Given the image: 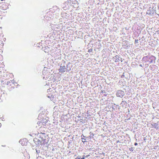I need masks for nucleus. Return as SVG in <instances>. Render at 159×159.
Listing matches in <instances>:
<instances>
[{
	"instance_id": "39448f33",
	"label": "nucleus",
	"mask_w": 159,
	"mask_h": 159,
	"mask_svg": "<svg viewBox=\"0 0 159 159\" xmlns=\"http://www.w3.org/2000/svg\"><path fill=\"white\" fill-rule=\"evenodd\" d=\"M74 115H70V125H74L77 123L76 117H78V114H74Z\"/></svg>"
},
{
	"instance_id": "49530a36",
	"label": "nucleus",
	"mask_w": 159,
	"mask_h": 159,
	"mask_svg": "<svg viewBox=\"0 0 159 159\" xmlns=\"http://www.w3.org/2000/svg\"><path fill=\"white\" fill-rule=\"evenodd\" d=\"M1 1H3L4 0H1Z\"/></svg>"
},
{
	"instance_id": "79ce46f5",
	"label": "nucleus",
	"mask_w": 159,
	"mask_h": 159,
	"mask_svg": "<svg viewBox=\"0 0 159 159\" xmlns=\"http://www.w3.org/2000/svg\"><path fill=\"white\" fill-rule=\"evenodd\" d=\"M89 156V155L86 156V157H88V156Z\"/></svg>"
},
{
	"instance_id": "09e8293b",
	"label": "nucleus",
	"mask_w": 159,
	"mask_h": 159,
	"mask_svg": "<svg viewBox=\"0 0 159 159\" xmlns=\"http://www.w3.org/2000/svg\"><path fill=\"white\" fill-rule=\"evenodd\" d=\"M71 143L70 142V144Z\"/></svg>"
},
{
	"instance_id": "f3484780",
	"label": "nucleus",
	"mask_w": 159,
	"mask_h": 159,
	"mask_svg": "<svg viewBox=\"0 0 159 159\" xmlns=\"http://www.w3.org/2000/svg\"><path fill=\"white\" fill-rule=\"evenodd\" d=\"M72 110H74V111H70V115H74V114H77V111L76 110V108H72Z\"/></svg>"
},
{
	"instance_id": "a19ab883",
	"label": "nucleus",
	"mask_w": 159,
	"mask_h": 159,
	"mask_svg": "<svg viewBox=\"0 0 159 159\" xmlns=\"http://www.w3.org/2000/svg\"><path fill=\"white\" fill-rule=\"evenodd\" d=\"M40 123H42V122H39V124H40ZM38 124H39V123H38Z\"/></svg>"
},
{
	"instance_id": "0eeeda50",
	"label": "nucleus",
	"mask_w": 159,
	"mask_h": 159,
	"mask_svg": "<svg viewBox=\"0 0 159 159\" xmlns=\"http://www.w3.org/2000/svg\"><path fill=\"white\" fill-rule=\"evenodd\" d=\"M116 95L117 97L121 98L124 95L125 93L121 90H118L116 93Z\"/></svg>"
},
{
	"instance_id": "f8f14e48",
	"label": "nucleus",
	"mask_w": 159,
	"mask_h": 159,
	"mask_svg": "<svg viewBox=\"0 0 159 159\" xmlns=\"http://www.w3.org/2000/svg\"><path fill=\"white\" fill-rule=\"evenodd\" d=\"M158 122L156 123H153L152 124V127H154L155 129H158L159 128V124H158Z\"/></svg>"
},
{
	"instance_id": "1a4fd4ad",
	"label": "nucleus",
	"mask_w": 159,
	"mask_h": 159,
	"mask_svg": "<svg viewBox=\"0 0 159 159\" xmlns=\"http://www.w3.org/2000/svg\"><path fill=\"white\" fill-rule=\"evenodd\" d=\"M75 12H73V13H72V11H70V22H71L74 21L75 17H76Z\"/></svg>"
},
{
	"instance_id": "e433bc0d",
	"label": "nucleus",
	"mask_w": 159,
	"mask_h": 159,
	"mask_svg": "<svg viewBox=\"0 0 159 159\" xmlns=\"http://www.w3.org/2000/svg\"><path fill=\"white\" fill-rule=\"evenodd\" d=\"M107 94H106V93H105L104 95V96H107Z\"/></svg>"
},
{
	"instance_id": "8fccbe9b",
	"label": "nucleus",
	"mask_w": 159,
	"mask_h": 159,
	"mask_svg": "<svg viewBox=\"0 0 159 159\" xmlns=\"http://www.w3.org/2000/svg\"><path fill=\"white\" fill-rule=\"evenodd\" d=\"M70 70H71V68H70Z\"/></svg>"
},
{
	"instance_id": "a211bd4d",
	"label": "nucleus",
	"mask_w": 159,
	"mask_h": 159,
	"mask_svg": "<svg viewBox=\"0 0 159 159\" xmlns=\"http://www.w3.org/2000/svg\"><path fill=\"white\" fill-rule=\"evenodd\" d=\"M155 65H151L149 66V68L151 70H153L155 69Z\"/></svg>"
},
{
	"instance_id": "aec40b11",
	"label": "nucleus",
	"mask_w": 159,
	"mask_h": 159,
	"mask_svg": "<svg viewBox=\"0 0 159 159\" xmlns=\"http://www.w3.org/2000/svg\"><path fill=\"white\" fill-rule=\"evenodd\" d=\"M72 22H71V23H70V26L72 28H75V25H76V23L75 22V23H72Z\"/></svg>"
},
{
	"instance_id": "393cba45",
	"label": "nucleus",
	"mask_w": 159,
	"mask_h": 159,
	"mask_svg": "<svg viewBox=\"0 0 159 159\" xmlns=\"http://www.w3.org/2000/svg\"><path fill=\"white\" fill-rule=\"evenodd\" d=\"M118 59H119V62L120 61H121V62H122V58L120 57V56H119V57L118 58Z\"/></svg>"
},
{
	"instance_id": "2f4dec72",
	"label": "nucleus",
	"mask_w": 159,
	"mask_h": 159,
	"mask_svg": "<svg viewBox=\"0 0 159 159\" xmlns=\"http://www.w3.org/2000/svg\"><path fill=\"white\" fill-rule=\"evenodd\" d=\"M72 107H73V106H72V107H70V111H74V110H72V108H74Z\"/></svg>"
},
{
	"instance_id": "bb28decb",
	"label": "nucleus",
	"mask_w": 159,
	"mask_h": 159,
	"mask_svg": "<svg viewBox=\"0 0 159 159\" xmlns=\"http://www.w3.org/2000/svg\"><path fill=\"white\" fill-rule=\"evenodd\" d=\"M72 37H73V36H71ZM72 39H71V38H70V40H71L72 41L74 40L75 41V39H76L75 37L74 36L73 38H72Z\"/></svg>"
},
{
	"instance_id": "4468645a",
	"label": "nucleus",
	"mask_w": 159,
	"mask_h": 159,
	"mask_svg": "<svg viewBox=\"0 0 159 159\" xmlns=\"http://www.w3.org/2000/svg\"><path fill=\"white\" fill-rule=\"evenodd\" d=\"M76 152H74V151L73 152H71L70 151V158L74 157L75 158V157L76 156Z\"/></svg>"
},
{
	"instance_id": "a878e982",
	"label": "nucleus",
	"mask_w": 159,
	"mask_h": 159,
	"mask_svg": "<svg viewBox=\"0 0 159 159\" xmlns=\"http://www.w3.org/2000/svg\"><path fill=\"white\" fill-rule=\"evenodd\" d=\"M75 159H82L81 157V156H79L75 158Z\"/></svg>"
},
{
	"instance_id": "dca6fc26",
	"label": "nucleus",
	"mask_w": 159,
	"mask_h": 159,
	"mask_svg": "<svg viewBox=\"0 0 159 159\" xmlns=\"http://www.w3.org/2000/svg\"><path fill=\"white\" fill-rule=\"evenodd\" d=\"M126 93L128 95H129L130 92H129V91H130V90L129 89V87L128 86H126L125 88L124 89Z\"/></svg>"
},
{
	"instance_id": "2eb2a0df",
	"label": "nucleus",
	"mask_w": 159,
	"mask_h": 159,
	"mask_svg": "<svg viewBox=\"0 0 159 159\" xmlns=\"http://www.w3.org/2000/svg\"><path fill=\"white\" fill-rule=\"evenodd\" d=\"M118 57L119 55H116L113 57L112 59L115 62H119V59H118Z\"/></svg>"
},
{
	"instance_id": "ea45409f",
	"label": "nucleus",
	"mask_w": 159,
	"mask_h": 159,
	"mask_svg": "<svg viewBox=\"0 0 159 159\" xmlns=\"http://www.w3.org/2000/svg\"><path fill=\"white\" fill-rule=\"evenodd\" d=\"M143 8L144 9H145L146 8V7L144 6H143Z\"/></svg>"
},
{
	"instance_id": "6ab92c4d",
	"label": "nucleus",
	"mask_w": 159,
	"mask_h": 159,
	"mask_svg": "<svg viewBox=\"0 0 159 159\" xmlns=\"http://www.w3.org/2000/svg\"><path fill=\"white\" fill-rule=\"evenodd\" d=\"M76 0H70V6H72L71 3L72 4H75L76 2H77V1H76Z\"/></svg>"
},
{
	"instance_id": "9d476101",
	"label": "nucleus",
	"mask_w": 159,
	"mask_h": 159,
	"mask_svg": "<svg viewBox=\"0 0 159 159\" xmlns=\"http://www.w3.org/2000/svg\"><path fill=\"white\" fill-rule=\"evenodd\" d=\"M81 137V139H82V141L83 143H84L85 142H87V141L86 140H89V137H90V136H89L88 137H86L82 134Z\"/></svg>"
},
{
	"instance_id": "f03ea898",
	"label": "nucleus",
	"mask_w": 159,
	"mask_h": 159,
	"mask_svg": "<svg viewBox=\"0 0 159 159\" xmlns=\"http://www.w3.org/2000/svg\"><path fill=\"white\" fill-rule=\"evenodd\" d=\"M150 5L148 6V8L149 9L146 12V14L149 16H153L154 14H156V7L155 5L153 3L152 5V7H150Z\"/></svg>"
},
{
	"instance_id": "c85d7f7f",
	"label": "nucleus",
	"mask_w": 159,
	"mask_h": 159,
	"mask_svg": "<svg viewBox=\"0 0 159 159\" xmlns=\"http://www.w3.org/2000/svg\"><path fill=\"white\" fill-rule=\"evenodd\" d=\"M138 39H135V44H136L138 43Z\"/></svg>"
},
{
	"instance_id": "cd10ccee",
	"label": "nucleus",
	"mask_w": 159,
	"mask_h": 159,
	"mask_svg": "<svg viewBox=\"0 0 159 159\" xmlns=\"http://www.w3.org/2000/svg\"><path fill=\"white\" fill-rule=\"evenodd\" d=\"M129 150L131 152H133L134 150V148L132 147H131L129 148Z\"/></svg>"
},
{
	"instance_id": "4c0bfd02",
	"label": "nucleus",
	"mask_w": 159,
	"mask_h": 159,
	"mask_svg": "<svg viewBox=\"0 0 159 159\" xmlns=\"http://www.w3.org/2000/svg\"><path fill=\"white\" fill-rule=\"evenodd\" d=\"M158 9H159V2L158 3Z\"/></svg>"
},
{
	"instance_id": "de8ad7c7",
	"label": "nucleus",
	"mask_w": 159,
	"mask_h": 159,
	"mask_svg": "<svg viewBox=\"0 0 159 159\" xmlns=\"http://www.w3.org/2000/svg\"><path fill=\"white\" fill-rule=\"evenodd\" d=\"M72 44L71 43H70V44Z\"/></svg>"
},
{
	"instance_id": "7c9ffc66",
	"label": "nucleus",
	"mask_w": 159,
	"mask_h": 159,
	"mask_svg": "<svg viewBox=\"0 0 159 159\" xmlns=\"http://www.w3.org/2000/svg\"><path fill=\"white\" fill-rule=\"evenodd\" d=\"M124 73H123V74L121 76V78H124L125 77V75H124Z\"/></svg>"
},
{
	"instance_id": "5701e85b",
	"label": "nucleus",
	"mask_w": 159,
	"mask_h": 159,
	"mask_svg": "<svg viewBox=\"0 0 159 159\" xmlns=\"http://www.w3.org/2000/svg\"><path fill=\"white\" fill-rule=\"evenodd\" d=\"M127 104L126 102L125 101H122L121 103V104H123V105H125L126 106L127 105Z\"/></svg>"
},
{
	"instance_id": "ddd939ff",
	"label": "nucleus",
	"mask_w": 159,
	"mask_h": 159,
	"mask_svg": "<svg viewBox=\"0 0 159 159\" xmlns=\"http://www.w3.org/2000/svg\"><path fill=\"white\" fill-rule=\"evenodd\" d=\"M66 68L65 66H61L60 68L59 69V72L61 73H63L66 70Z\"/></svg>"
},
{
	"instance_id": "c03bdc74",
	"label": "nucleus",
	"mask_w": 159,
	"mask_h": 159,
	"mask_svg": "<svg viewBox=\"0 0 159 159\" xmlns=\"http://www.w3.org/2000/svg\"><path fill=\"white\" fill-rule=\"evenodd\" d=\"M75 132V131H73V133H74V132Z\"/></svg>"
},
{
	"instance_id": "37998d69",
	"label": "nucleus",
	"mask_w": 159,
	"mask_h": 159,
	"mask_svg": "<svg viewBox=\"0 0 159 159\" xmlns=\"http://www.w3.org/2000/svg\"><path fill=\"white\" fill-rule=\"evenodd\" d=\"M40 134H43V133H42V132H41V133H40Z\"/></svg>"
},
{
	"instance_id": "f704fd0d",
	"label": "nucleus",
	"mask_w": 159,
	"mask_h": 159,
	"mask_svg": "<svg viewBox=\"0 0 159 159\" xmlns=\"http://www.w3.org/2000/svg\"><path fill=\"white\" fill-rule=\"evenodd\" d=\"M85 158V156L84 155L83 156H82V157H81L82 159H84Z\"/></svg>"
},
{
	"instance_id": "6e6552de",
	"label": "nucleus",
	"mask_w": 159,
	"mask_h": 159,
	"mask_svg": "<svg viewBox=\"0 0 159 159\" xmlns=\"http://www.w3.org/2000/svg\"><path fill=\"white\" fill-rule=\"evenodd\" d=\"M72 50H71V48H70V55L72 54V55L71 56V59H72V56L73 57V60H74L75 59V58L76 56V51L74 49L73 50L72 49Z\"/></svg>"
},
{
	"instance_id": "473e14b6",
	"label": "nucleus",
	"mask_w": 159,
	"mask_h": 159,
	"mask_svg": "<svg viewBox=\"0 0 159 159\" xmlns=\"http://www.w3.org/2000/svg\"><path fill=\"white\" fill-rule=\"evenodd\" d=\"M91 135H92L93 136L94 135L93 134V133H92V134H90V137H89V138L90 139V138H91Z\"/></svg>"
},
{
	"instance_id": "423d86ee",
	"label": "nucleus",
	"mask_w": 159,
	"mask_h": 159,
	"mask_svg": "<svg viewBox=\"0 0 159 159\" xmlns=\"http://www.w3.org/2000/svg\"><path fill=\"white\" fill-rule=\"evenodd\" d=\"M78 88L75 82H70V93L72 91H75Z\"/></svg>"
},
{
	"instance_id": "a18cd8bd",
	"label": "nucleus",
	"mask_w": 159,
	"mask_h": 159,
	"mask_svg": "<svg viewBox=\"0 0 159 159\" xmlns=\"http://www.w3.org/2000/svg\"><path fill=\"white\" fill-rule=\"evenodd\" d=\"M22 141V140H21L20 141L21 142Z\"/></svg>"
},
{
	"instance_id": "7ed1b4c3",
	"label": "nucleus",
	"mask_w": 159,
	"mask_h": 159,
	"mask_svg": "<svg viewBox=\"0 0 159 159\" xmlns=\"http://www.w3.org/2000/svg\"><path fill=\"white\" fill-rule=\"evenodd\" d=\"M77 91L76 90H75V91H72V92H71V93H70V99H72V102H71V101H70V104H71L73 105V106L74 105V103H75V104H76V100L75 99V98H78V97L77 96V93H77Z\"/></svg>"
},
{
	"instance_id": "4be33fe9",
	"label": "nucleus",
	"mask_w": 159,
	"mask_h": 159,
	"mask_svg": "<svg viewBox=\"0 0 159 159\" xmlns=\"http://www.w3.org/2000/svg\"><path fill=\"white\" fill-rule=\"evenodd\" d=\"M88 52L90 53V55L93 54V49L92 48L89 49Z\"/></svg>"
},
{
	"instance_id": "b1692460",
	"label": "nucleus",
	"mask_w": 159,
	"mask_h": 159,
	"mask_svg": "<svg viewBox=\"0 0 159 159\" xmlns=\"http://www.w3.org/2000/svg\"><path fill=\"white\" fill-rule=\"evenodd\" d=\"M74 31L73 30L70 29V35H73L74 34Z\"/></svg>"
},
{
	"instance_id": "58836bf2",
	"label": "nucleus",
	"mask_w": 159,
	"mask_h": 159,
	"mask_svg": "<svg viewBox=\"0 0 159 159\" xmlns=\"http://www.w3.org/2000/svg\"><path fill=\"white\" fill-rule=\"evenodd\" d=\"M119 142H120V141H119V140H117V141H116V143H119Z\"/></svg>"
},
{
	"instance_id": "412c9836",
	"label": "nucleus",
	"mask_w": 159,
	"mask_h": 159,
	"mask_svg": "<svg viewBox=\"0 0 159 159\" xmlns=\"http://www.w3.org/2000/svg\"><path fill=\"white\" fill-rule=\"evenodd\" d=\"M124 45V48H125L128 49L130 47L129 45L127 43H125Z\"/></svg>"
},
{
	"instance_id": "72a5a7b5",
	"label": "nucleus",
	"mask_w": 159,
	"mask_h": 159,
	"mask_svg": "<svg viewBox=\"0 0 159 159\" xmlns=\"http://www.w3.org/2000/svg\"><path fill=\"white\" fill-rule=\"evenodd\" d=\"M139 66H140L141 67H143V66H144V65H143V64H139Z\"/></svg>"
},
{
	"instance_id": "c756f323",
	"label": "nucleus",
	"mask_w": 159,
	"mask_h": 159,
	"mask_svg": "<svg viewBox=\"0 0 159 159\" xmlns=\"http://www.w3.org/2000/svg\"><path fill=\"white\" fill-rule=\"evenodd\" d=\"M71 149H72V148H71ZM72 150L74 151H75L76 150L75 147H74L73 146V147L72 148Z\"/></svg>"
},
{
	"instance_id": "20e7f679",
	"label": "nucleus",
	"mask_w": 159,
	"mask_h": 159,
	"mask_svg": "<svg viewBox=\"0 0 159 159\" xmlns=\"http://www.w3.org/2000/svg\"><path fill=\"white\" fill-rule=\"evenodd\" d=\"M71 68L73 67V68H72V71L70 72V75H71L72 77H71V79L70 80H72V78H74L73 79H75V78H76V77H75L76 75V73L77 71V68L75 67V65L74 64V65H72L71 66Z\"/></svg>"
},
{
	"instance_id": "c9c22d12",
	"label": "nucleus",
	"mask_w": 159,
	"mask_h": 159,
	"mask_svg": "<svg viewBox=\"0 0 159 159\" xmlns=\"http://www.w3.org/2000/svg\"><path fill=\"white\" fill-rule=\"evenodd\" d=\"M134 145L135 146H137V145H138V143H137L135 142L134 143Z\"/></svg>"
},
{
	"instance_id": "f257e3e1",
	"label": "nucleus",
	"mask_w": 159,
	"mask_h": 159,
	"mask_svg": "<svg viewBox=\"0 0 159 159\" xmlns=\"http://www.w3.org/2000/svg\"><path fill=\"white\" fill-rule=\"evenodd\" d=\"M156 58L154 56L148 55L144 56L142 59L143 62L146 63L147 64L151 63H155Z\"/></svg>"
},
{
	"instance_id": "9b49d317",
	"label": "nucleus",
	"mask_w": 159,
	"mask_h": 159,
	"mask_svg": "<svg viewBox=\"0 0 159 159\" xmlns=\"http://www.w3.org/2000/svg\"><path fill=\"white\" fill-rule=\"evenodd\" d=\"M71 130H72L71 129H70V133H71L72 132ZM70 141H74L75 140V139H76V137L75 138H74L75 135H73V134H70Z\"/></svg>"
}]
</instances>
